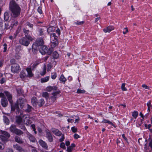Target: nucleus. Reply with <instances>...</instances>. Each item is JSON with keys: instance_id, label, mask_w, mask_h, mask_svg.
Segmentation results:
<instances>
[{"instance_id": "21", "label": "nucleus", "mask_w": 152, "mask_h": 152, "mask_svg": "<svg viewBox=\"0 0 152 152\" xmlns=\"http://www.w3.org/2000/svg\"><path fill=\"white\" fill-rule=\"evenodd\" d=\"M19 105L18 104V103L17 102V103H16L14 105L13 104L11 105V110L12 111H15V110L18 108H19Z\"/></svg>"}, {"instance_id": "45", "label": "nucleus", "mask_w": 152, "mask_h": 152, "mask_svg": "<svg viewBox=\"0 0 152 152\" xmlns=\"http://www.w3.org/2000/svg\"><path fill=\"white\" fill-rule=\"evenodd\" d=\"M57 77V74L56 72L52 73L51 76V78L53 79H55Z\"/></svg>"}, {"instance_id": "7", "label": "nucleus", "mask_w": 152, "mask_h": 152, "mask_svg": "<svg viewBox=\"0 0 152 152\" xmlns=\"http://www.w3.org/2000/svg\"><path fill=\"white\" fill-rule=\"evenodd\" d=\"M23 32L25 35L24 37L29 38L31 39H34L30 35V34H31V31L28 30H27L25 28H23Z\"/></svg>"}, {"instance_id": "49", "label": "nucleus", "mask_w": 152, "mask_h": 152, "mask_svg": "<svg viewBox=\"0 0 152 152\" xmlns=\"http://www.w3.org/2000/svg\"><path fill=\"white\" fill-rule=\"evenodd\" d=\"M38 64L39 63H35L33 65L31 66V68H32V70H34L35 68L38 65Z\"/></svg>"}, {"instance_id": "58", "label": "nucleus", "mask_w": 152, "mask_h": 152, "mask_svg": "<svg viewBox=\"0 0 152 152\" xmlns=\"http://www.w3.org/2000/svg\"><path fill=\"white\" fill-rule=\"evenodd\" d=\"M61 135H62L61 137L59 140V141L60 142H62L63 141L64 139V135L62 134Z\"/></svg>"}, {"instance_id": "63", "label": "nucleus", "mask_w": 152, "mask_h": 152, "mask_svg": "<svg viewBox=\"0 0 152 152\" xmlns=\"http://www.w3.org/2000/svg\"><path fill=\"white\" fill-rule=\"evenodd\" d=\"M84 21H81V22H78L77 21V22L75 23L78 24V25H82L84 23Z\"/></svg>"}, {"instance_id": "54", "label": "nucleus", "mask_w": 152, "mask_h": 152, "mask_svg": "<svg viewBox=\"0 0 152 152\" xmlns=\"http://www.w3.org/2000/svg\"><path fill=\"white\" fill-rule=\"evenodd\" d=\"M37 11L40 14H42V8L40 7H39L37 9Z\"/></svg>"}, {"instance_id": "11", "label": "nucleus", "mask_w": 152, "mask_h": 152, "mask_svg": "<svg viewBox=\"0 0 152 152\" xmlns=\"http://www.w3.org/2000/svg\"><path fill=\"white\" fill-rule=\"evenodd\" d=\"M39 142L40 145L43 148L46 149H48V146L45 142L43 141L42 140H39Z\"/></svg>"}, {"instance_id": "61", "label": "nucleus", "mask_w": 152, "mask_h": 152, "mask_svg": "<svg viewBox=\"0 0 152 152\" xmlns=\"http://www.w3.org/2000/svg\"><path fill=\"white\" fill-rule=\"evenodd\" d=\"M53 27H50L48 28L47 30V32L49 33L50 32L52 31V28H53Z\"/></svg>"}, {"instance_id": "8", "label": "nucleus", "mask_w": 152, "mask_h": 152, "mask_svg": "<svg viewBox=\"0 0 152 152\" xmlns=\"http://www.w3.org/2000/svg\"><path fill=\"white\" fill-rule=\"evenodd\" d=\"M4 93L6 96L10 103L12 105L13 103V101L12 99V95L9 92L7 91H4Z\"/></svg>"}, {"instance_id": "51", "label": "nucleus", "mask_w": 152, "mask_h": 152, "mask_svg": "<svg viewBox=\"0 0 152 152\" xmlns=\"http://www.w3.org/2000/svg\"><path fill=\"white\" fill-rule=\"evenodd\" d=\"M71 129L72 132L74 133H75L77 131V129L75 126L72 127Z\"/></svg>"}, {"instance_id": "43", "label": "nucleus", "mask_w": 152, "mask_h": 152, "mask_svg": "<svg viewBox=\"0 0 152 152\" xmlns=\"http://www.w3.org/2000/svg\"><path fill=\"white\" fill-rule=\"evenodd\" d=\"M0 137L2 141H7V138L6 137L4 136L3 135H1Z\"/></svg>"}, {"instance_id": "34", "label": "nucleus", "mask_w": 152, "mask_h": 152, "mask_svg": "<svg viewBox=\"0 0 152 152\" xmlns=\"http://www.w3.org/2000/svg\"><path fill=\"white\" fill-rule=\"evenodd\" d=\"M13 147L14 148L16 149V150L18 151H19L22 148L19 145L16 144L15 145H13Z\"/></svg>"}, {"instance_id": "3", "label": "nucleus", "mask_w": 152, "mask_h": 152, "mask_svg": "<svg viewBox=\"0 0 152 152\" xmlns=\"http://www.w3.org/2000/svg\"><path fill=\"white\" fill-rule=\"evenodd\" d=\"M10 131L12 133H14L18 136H20L23 132L20 130L16 128V126L12 124L9 128Z\"/></svg>"}, {"instance_id": "37", "label": "nucleus", "mask_w": 152, "mask_h": 152, "mask_svg": "<svg viewBox=\"0 0 152 152\" xmlns=\"http://www.w3.org/2000/svg\"><path fill=\"white\" fill-rule=\"evenodd\" d=\"M138 113L137 111H134L132 113V116L133 118H136L138 115Z\"/></svg>"}, {"instance_id": "25", "label": "nucleus", "mask_w": 152, "mask_h": 152, "mask_svg": "<svg viewBox=\"0 0 152 152\" xmlns=\"http://www.w3.org/2000/svg\"><path fill=\"white\" fill-rule=\"evenodd\" d=\"M5 30H7L8 29H12V27L10 24V23L9 24V22L8 23H5Z\"/></svg>"}, {"instance_id": "9", "label": "nucleus", "mask_w": 152, "mask_h": 152, "mask_svg": "<svg viewBox=\"0 0 152 152\" xmlns=\"http://www.w3.org/2000/svg\"><path fill=\"white\" fill-rule=\"evenodd\" d=\"M39 45L36 43L33 44L32 46V49L33 52L34 53H36L37 51V49L38 48Z\"/></svg>"}, {"instance_id": "44", "label": "nucleus", "mask_w": 152, "mask_h": 152, "mask_svg": "<svg viewBox=\"0 0 152 152\" xmlns=\"http://www.w3.org/2000/svg\"><path fill=\"white\" fill-rule=\"evenodd\" d=\"M86 91L84 90H81V89H78L77 91V93L78 94H83L85 93Z\"/></svg>"}, {"instance_id": "2", "label": "nucleus", "mask_w": 152, "mask_h": 152, "mask_svg": "<svg viewBox=\"0 0 152 152\" xmlns=\"http://www.w3.org/2000/svg\"><path fill=\"white\" fill-rule=\"evenodd\" d=\"M47 90L48 91H53L54 92L52 93L53 95L50 98V100L53 102H54L56 100L57 98V95L59 94L60 91L59 90H58V87L56 86H49L46 88Z\"/></svg>"}, {"instance_id": "46", "label": "nucleus", "mask_w": 152, "mask_h": 152, "mask_svg": "<svg viewBox=\"0 0 152 152\" xmlns=\"http://www.w3.org/2000/svg\"><path fill=\"white\" fill-rule=\"evenodd\" d=\"M55 134L57 136H61L62 134L60 131L57 129L55 131Z\"/></svg>"}, {"instance_id": "17", "label": "nucleus", "mask_w": 152, "mask_h": 152, "mask_svg": "<svg viewBox=\"0 0 152 152\" xmlns=\"http://www.w3.org/2000/svg\"><path fill=\"white\" fill-rule=\"evenodd\" d=\"M28 137L31 142H35L37 141L36 138L30 134H28Z\"/></svg>"}, {"instance_id": "23", "label": "nucleus", "mask_w": 152, "mask_h": 152, "mask_svg": "<svg viewBox=\"0 0 152 152\" xmlns=\"http://www.w3.org/2000/svg\"><path fill=\"white\" fill-rule=\"evenodd\" d=\"M44 104L45 101L42 99H41L37 102L38 105L40 107L42 106Z\"/></svg>"}, {"instance_id": "52", "label": "nucleus", "mask_w": 152, "mask_h": 152, "mask_svg": "<svg viewBox=\"0 0 152 152\" xmlns=\"http://www.w3.org/2000/svg\"><path fill=\"white\" fill-rule=\"evenodd\" d=\"M60 146L61 148L64 149H65L66 148L65 144L64 142H61V143Z\"/></svg>"}, {"instance_id": "6", "label": "nucleus", "mask_w": 152, "mask_h": 152, "mask_svg": "<svg viewBox=\"0 0 152 152\" xmlns=\"http://www.w3.org/2000/svg\"><path fill=\"white\" fill-rule=\"evenodd\" d=\"M11 70L14 73H17L20 70V67L18 64L13 65L11 66Z\"/></svg>"}, {"instance_id": "27", "label": "nucleus", "mask_w": 152, "mask_h": 152, "mask_svg": "<svg viewBox=\"0 0 152 152\" xmlns=\"http://www.w3.org/2000/svg\"><path fill=\"white\" fill-rule=\"evenodd\" d=\"M59 80L64 84L65 83V82L66 81V79L64 77L63 75H61L59 79Z\"/></svg>"}, {"instance_id": "53", "label": "nucleus", "mask_w": 152, "mask_h": 152, "mask_svg": "<svg viewBox=\"0 0 152 152\" xmlns=\"http://www.w3.org/2000/svg\"><path fill=\"white\" fill-rule=\"evenodd\" d=\"M73 149V148H72V147H71L70 146H69L68 147L67 149V151L68 152H71L72 151V150Z\"/></svg>"}, {"instance_id": "10", "label": "nucleus", "mask_w": 152, "mask_h": 152, "mask_svg": "<svg viewBox=\"0 0 152 152\" xmlns=\"http://www.w3.org/2000/svg\"><path fill=\"white\" fill-rule=\"evenodd\" d=\"M1 102L2 106L3 107H7L8 104V101L6 97L2 98Z\"/></svg>"}, {"instance_id": "59", "label": "nucleus", "mask_w": 152, "mask_h": 152, "mask_svg": "<svg viewBox=\"0 0 152 152\" xmlns=\"http://www.w3.org/2000/svg\"><path fill=\"white\" fill-rule=\"evenodd\" d=\"M80 137L79 135L76 134H75L74 135V137L75 139H77Z\"/></svg>"}, {"instance_id": "22", "label": "nucleus", "mask_w": 152, "mask_h": 152, "mask_svg": "<svg viewBox=\"0 0 152 152\" xmlns=\"http://www.w3.org/2000/svg\"><path fill=\"white\" fill-rule=\"evenodd\" d=\"M20 77L22 79H23L25 77H26L27 75L26 74V71H22L20 73Z\"/></svg>"}, {"instance_id": "14", "label": "nucleus", "mask_w": 152, "mask_h": 152, "mask_svg": "<svg viewBox=\"0 0 152 152\" xmlns=\"http://www.w3.org/2000/svg\"><path fill=\"white\" fill-rule=\"evenodd\" d=\"M114 28L112 26H109L103 29V31L105 33L110 32L111 31L114 29Z\"/></svg>"}, {"instance_id": "30", "label": "nucleus", "mask_w": 152, "mask_h": 152, "mask_svg": "<svg viewBox=\"0 0 152 152\" xmlns=\"http://www.w3.org/2000/svg\"><path fill=\"white\" fill-rule=\"evenodd\" d=\"M51 40H57L58 37L55 33H53L50 34Z\"/></svg>"}, {"instance_id": "42", "label": "nucleus", "mask_w": 152, "mask_h": 152, "mask_svg": "<svg viewBox=\"0 0 152 152\" xmlns=\"http://www.w3.org/2000/svg\"><path fill=\"white\" fill-rule=\"evenodd\" d=\"M102 122L104 123H107L109 124H110L112 126H114V124L112 122L108 120H107L106 119H104L103 120Z\"/></svg>"}, {"instance_id": "15", "label": "nucleus", "mask_w": 152, "mask_h": 152, "mask_svg": "<svg viewBox=\"0 0 152 152\" xmlns=\"http://www.w3.org/2000/svg\"><path fill=\"white\" fill-rule=\"evenodd\" d=\"M47 49H48V48L46 46H43L39 49V52L42 55H44L46 53Z\"/></svg>"}, {"instance_id": "4", "label": "nucleus", "mask_w": 152, "mask_h": 152, "mask_svg": "<svg viewBox=\"0 0 152 152\" xmlns=\"http://www.w3.org/2000/svg\"><path fill=\"white\" fill-rule=\"evenodd\" d=\"M34 39H31L26 37H23L19 40V43L24 46H28L30 41H32Z\"/></svg>"}, {"instance_id": "24", "label": "nucleus", "mask_w": 152, "mask_h": 152, "mask_svg": "<svg viewBox=\"0 0 152 152\" xmlns=\"http://www.w3.org/2000/svg\"><path fill=\"white\" fill-rule=\"evenodd\" d=\"M26 71L28 73V77H31L33 76V74L32 73L31 69V68H27L26 69Z\"/></svg>"}, {"instance_id": "55", "label": "nucleus", "mask_w": 152, "mask_h": 152, "mask_svg": "<svg viewBox=\"0 0 152 152\" xmlns=\"http://www.w3.org/2000/svg\"><path fill=\"white\" fill-rule=\"evenodd\" d=\"M10 62L13 65L16 64L15 63V60L14 58L10 60Z\"/></svg>"}, {"instance_id": "1", "label": "nucleus", "mask_w": 152, "mask_h": 152, "mask_svg": "<svg viewBox=\"0 0 152 152\" xmlns=\"http://www.w3.org/2000/svg\"><path fill=\"white\" fill-rule=\"evenodd\" d=\"M9 8L12 13V16L13 18H16L20 16L21 9L15 0H11L10 1Z\"/></svg>"}, {"instance_id": "26", "label": "nucleus", "mask_w": 152, "mask_h": 152, "mask_svg": "<svg viewBox=\"0 0 152 152\" xmlns=\"http://www.w3.org/2000/svg\"><path fill=\"white\" fill-rule=\"evenodd\" d=\"M1 133L2 135L6 137L7 138H9L10 137V134L7 132L5 131H2Z\"/></svg>"}, {"instance_id": "20", "label": "nucleus", "mask_w": 152, "mask_h": 152, "mask_svg": "<svg viewBox=\"0 0 152 152\" xmlns=\"http://www.w3.org/2000/svg\"><path fill=\"white\" fill-rule=\"evenodd\" d=\"M37 43L39 46H42L44 42L42 38H39L36 41Z\"/></svg>"}, {"instance_id": "29", "label": "nucleus", "mask_w": 152, "mask_h": 152, "mask_svg": "<svg viewBox=\"0 0 152 152\" xmlns=\"http://www.w3.org/2000/svg\"><path fill=\"white\" fill-rule=\"evenodd\" d=\"M51 42L53 45L52 46L53 47H55L58 44V42L57 40H51Z\"/></svg>"}, {"instance_id": "13", "label": "nucleus", "mask_w": 152, "mask_h": 152, "mask_svg": "<svg viewBox=\"0 0 152 152\" xmlns=\"http://www.w3.org/2000/svg\"><path fill=\"white\" fill-rule=\"evenodd\" d=\"M15 122L18 125H21L22 124V118L19 115L16 117Z\"/></svg>"}, {"instance_id": "28", "label": "nucleus", "mask_w": 152, "mask_h": 152, "mask_svg": "<svg viewBox=\"0 0 152 152\" xmlns=\"http://www.w3.org/2000/svg\"><path fill=\"white\" fill-rule=\"evenodd\" d=\"M3 120L4 122L7 125L9 124L10 123V120L8 118L5 116H3Z\"/></svg>"}, {"instance_id": "35", "label": "nucleus", "mask_w": 152, "mask_h": 152, "mask_svg": "<svg viewBox=\"0 0 152 152\" xmlns=\"http://www.w3.org/2000/svg\"><path fill=\"white\" fill-rule=\"evenodd\" d=\"M9 18V15L7 12H5L4 14V19L5 21H8Z\"/></svg>"}, {"instance_id": "16", "label": "nucleus", "mask_w": 152, "mask_h": 152, "mask_svg": "<svg viewBox=\"0 0 152 152\" xmlns=\"http://www.w3.org/2000/svg\"><path fill=\"white\" fill-rule=\"evenodd\" d=\"M18 23L17 21L14 20L12 19L9 21V24L10 23V24L12 27V28L18 25Z\"/></svg>"}, {"instance_id": "38", "label": "nucleus", "mask_w": 152, "mask_h": 152, "mask_svg": "<svg viewBox=\"0 0 152 152\" xmlns=\"http://www.w3.org/2000/svg\"><path fill=\"white\" fill-rule=\"evenodd\" d=\"M32 107L28 104H27V109L25 110V111L27 112H29L31 111Z\"/></svg>"}, {"instance_id": "47", "label": "nucleus", "mask_w": 152, "mask_h": 152, "mask_svg": "<svg viewBox=\"0 0 152 152\" xmlns=\"http://www.w3.org/2000/svg\"><path fill=\"white\" fill-rule=\"evenodd\" d=\"M17 91L18 94H19V96H20L21 94H22V90L21 89L18 88L17 90Z\"/></svg>"}, {"instance_id": "40", "label": "nucleus", "mask_w": 152, "mask_h": 152, "mask_svg": "<svg viewBox=\"0 0 152 152\" xmlns=\"http://www.w3.org/2000/svg\"><path fill=\"white\" fill-rule=\"evenodd\" d=\"M26 26H28L29 27L31 28V29H33L34 25L33 24L29 22H27L26 24Z\"/></svg>"}, {"instance_id": "36", "label": "nucleus", "mask_w": 152, "mask_h": 152, "mask_svg": "<svg viewBox=\"0 0 152 152\" xmlns=\"http://www.w3.org/2000/svg\"><path fill=\"white\" fill-rule=\"evenodd\" d=\"M42 96L46 98H48L49 97V95L47 92H43L42 94Z\"/></svg>"}, {"instance_id": "32", "label": "nucleus", "mask_w": 152, "mask_h": 152, "mask_svg": "<svg viewBox=\"0 0 152 152\" xmlns=\"http://www.w3.org/2000/svg\"><path fill=\"white\" fill-rule=\"evenodd\" d=\"M151 101H149L147 103V105L148 107V110L149 111H150V109L152 108V105L151 104Z\"/></svg>"}, {"instance_id": "19", "label": "nucleus", "mask_w": 152, "mask_h": 152, "mask_svg": "<svg viewBox=\"0 0 152 152\" xmlns=\"http://www.w3.org/2000/svg\"><path fill=\"white\" fill-rule=\"evenodd\" d=\"M37 100L35 97H33L31 99V103L34 106H36L37 104Z\"/></svg>"}, {"instance_id": "64", "label": "nucleus", "mask_w": 152, "mask_h": 152, "mask_svg": "<svg viewBox=\"0 0 152 152\" xmlns=\"http://www.w3.org/2000/svg\"><path fill=\"white\" fill-rule=\"evenodd\" d=\"M5 79L4 78H2L1 80H0V83L1 84H2L4 83H5Z\"/></svg>"}, {"instance_id": "31", "label": "nucleus", "mask_w": 152, "mask_h": 152, "mask_svg": "<svg viewBox=\"0 0 152 152\" xmlns=\"http://www.w3.org/2000/svg\"><path fill=\"white\" fill-rule=\"evenodd\" d=\"M49 77L47 76L44 78L41 79V80L42 83H44L48 81L49 79Z\"/></svg>"}, {"instance_id": "12", "label": "nucleus", "mask_w": 152, "mask_h": 152, "mask_svg": "<svg viewBox=\"0 0 152 152\" xmlns=\"http://www.w3.org/2000/svg\"><path fill=\"white\" fill-rule=\"evenodd\" d=\"M46 137L48 139L49 141L51 142L53 141V138L51 133L48 132H46Z\"/></svg>"}, {"instance_id": "5", "label": "nucleus", "mask_w": 152, "mask_h": 152, "mask_svg": "<svg viewBox=\"0 0 152 152\" xmlns=\"http://www.w3.org/2000/svg\"><path fill=\"white\" fill-rule=\"evenodd\" d=\"M17 102L21 109L24 108L26 105V100L24 98L20 97L17 100Z\"/></svg>"}, {"instance_id": "48", "label": "nucleus", "mask_w": 152, "mask_h": 152, "mask_svg": "<svg viewBox=\"0 0 152 152\" xmlns=\"http://www.w3.org/2000/svg\"><path fill=\"white\" fill-rule=\"evenodd\" d=\"M15 112L17 115H21V114L20 112V110L19 107L15 110Z\"/></svg>"}, {"instance_id": "18", "label": "nucleus", "mask_w": 152, "mask_h": 152, "mask_svg": "<svg viewBox=\"0 0 152 152\" xmlns=\"http://www.w3.org/2000/svg\"><path fill=\"white\" fill-rule=\"evenodd\" d=\"M14 138L15 141L19 144H22L23 142L22 139L18 136H15Z\"/></svg>"}, {"instance_id": "33", "label": "nucleus", "mask_w": 152, "mask_h": 152, "mask_svg": "<svg viewBox=\"0 0 152 152\" xmlns=\"http://www.w3.org/2000/svg\"><path fill=\"white\" fill-rule=\"evenodd\" d=\"M53 48H50L48 49H47V51H46V53L48 55L51 54L52 51H53Z\"/></svg>"}, {"instance_id": "60", "label": "nucleus", "mask_w": 152, "mask_h": 152, "mask_svg": "<svg viewBox=\"0 0 152 152\" xmlns=\"http://www.w3.org/2000/svg\"><path fill=\"white\" fill-rule=\"evenodd\" d=\"M3 46L4 47V52H5L7 49V45L6 43H4L3 45Z\"/></svg>"}, {"instance_id": "56", "label": "nucleus", "mask_w": 152, "mask_h": 152, "mask_svg": "<svg viewBox=\"0 0 152 152\" xmlns=\"http://www.w3.org/2000/svg\"><path fill=\"white\" fill-rule=\"evenodd\" d=\"M29 147L34 148L33 149H32L31 152H38L35 149V148L31 145H30Z\"/></svg>"}, {"instance_id": "50", "label": "nucleus", "mask_w": 152, "mask_h": 152, "mask_svg": "<svg viewBox=\"0 0 152 152\" xmlns=\"http://www.w3.org/2000/svg\"><path fill=\"white\" fill-rule=\"evenodd\" d=\"M44 30L43 29L40 28L39 29V34L40 35H42L43 34Z\"/></svg>"}, {"instance_id": "39", "label": "nucleus", "mask_w": 152, "mask_h": 152, "mask_svg": "<svg viewBox=\"0 0 152 152\" xmlns=\"http://www.w3.org/2000/svg\"><path fill=\"white\" fill-rule=\"evenodd\" d=\"M53 57L55 58H57L59 57V55L58 53L55 51L53 52Z\"/></svg>"}, {"instance_id": "57", "label": "nucleus", "mask_w": 152, "mask_h": 152, "mask_svg": "<svg viewBox=\"0 0 152 152\" xmlns=\"http://www.w3.org/2000/svg\"><path fill=\"white\" fill-rule=\"evenodd\" d=\"M145 126L146 129H149L151 126V124H149L148 125L146 124H145Z\"/></svg>"}, {"instance_id": "62", "label": "nucleus", "mask_w": 152, "mask_h": 152, "mask_svg": "<svg viewBox=\"0 0 152 152\" xmlns=\"http://www.w3.org/2000/svg\"><path fill=\"white\" fill-rule=\"evenodd\" d=\"M142 87L145 89H149V87L148 86L146 85L145 84H143L142 85Z\"/></svg>"}, {"instance_id": "41", "label": "nucleus", "mask_w": 152, "mask_h": 152, "mask_svg": "<svg viewBox=\"0 0 152 152\" xmlns=\"http://www.w3.org/2000/svg\"><path fill=\"white\" fill-rule=\"evenodd\" d=\"M0 29L1 30H5V26L4 25V23L3 22H0Z\"/></svg>"}]
</instances>
